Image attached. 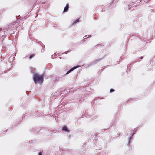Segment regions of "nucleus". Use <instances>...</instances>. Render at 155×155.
I'll use <instances>...</instances> for the list:
<instances>
[{
    "mask_svg": "<svg viewBox=\"0 0 155 155\" xmlns=\"http://www.w3.org/2000/svg\"><path fill=\"white\" fill-rule=\"evenodd\" d=\"M33 78L35 83L41 84L43 82V75H40L38 73H35L34 74Z\"/></svg>",
    "mask_w": 155,
    "mask_h": 155,
    "instance_id": "nucleus-1",
    "label": "nucleus"
},
{
    "mask_svg": "<svg viewBox=\"0 0 155 155\" xmlns=\"http://www.w3.org/2000/svg\"><path fill=\"white\" fill-rule=\"evenodd\" d=\"M78 67H73L71 69L67 71V72L66 73V74H68L70 73L72 71L74 70V69H76Z\"/></svg>",
    "mask_w": 155,
    "mask_h": 155,
    "instance_id": "nucleus-2",
    "label": "nucleus"
},
{
    "mask_svg": "<svg viewBox=\"0 0 155 155\" xmlns=\"http://www.w3.org/2000/svg\"><path fill=\"white\" fill-rule=\"evenodd\" d=\"M69 5L68 4H67L66 6L65 7L63 12H67L68 11L69 8Z\"/></svg>",
    "mask_w": 155,
    "mask_h": 155,
    "instance_id": "nucleus-3",
    "label": "nucleus"
},
{
    "mask_svg": "<svg viewBox=\"0 0 155 155\" xmlns=\"http://www.w3.org/2000/svg\"><path fill=\"white\" fill-rule=\"evenodd\" d=\"M62 130L65 131L67 132H68L69 131V130L68 129L67 127L66 126H64L63 127Z\"/></svg>",
    "mask_w": 155,
    "mask_h": 155,
    "instance_id": "nucleus-4",
    "label": "nucleus"
},
{
    "mask_svg": "<svg viewBox=\"0 0 155 155\" xmlns=\"http://www.w3.org/2000/svg\"><path fill=\"white\" fill-rule=\"evenodd\" d=\"M79 21V19H77V20L74 21L72 23V25L76 24Z\"/></svg>",
    "mask_w": 155,
    "mask_h": 155,
    "instance_id": "nucleus-5",
    "label": "nucleus"
},
{
    "mask_svg": "<svg viewBox=\"0 0 155 155\" xmlns=\"http://www.w3.org/2000/svg\"><path fill=\"white\" fill-rule=\"evenodd\" d=\"M34 56V55L33 54H31V55H30L29 58L30 59H31Z\"/></svg>",
    "mask_w": 155,
    "mask_h": 155,
    "instance_id": "nucleus-6",
    "label": "nucleus"
},
{
    "mask_svg": "<svg viewBox=\"0 0 155 155\" xmlns=\"http://www.w3.org/2000/svg\"><path fill=\"white\" fill-rule=\"evenodd\" d=\"M114 90L113 89H111L110 90V92H114Z\"/></svg>",
    "mask_w": 155,
    "mask_h": 155,
    "instance_id": "nucleus-7",
    "label": "nucleus"
},
{
    "mask_svg": "<svg viewBox=\"0 0 155 155\" xmlns=\"http://www.w3.org/2000/svg\"><path fill=\"white\" fill-rule=\"evenodd\" d=\"M42 155V153L41 152H40L39 153V154H38V155Z\"/></svg>",
    "mask_w": 155,
    "mask_h": 155,
    "instance_id": "nucleus-8",
    "label": "nucleus"
}]
</instances>
